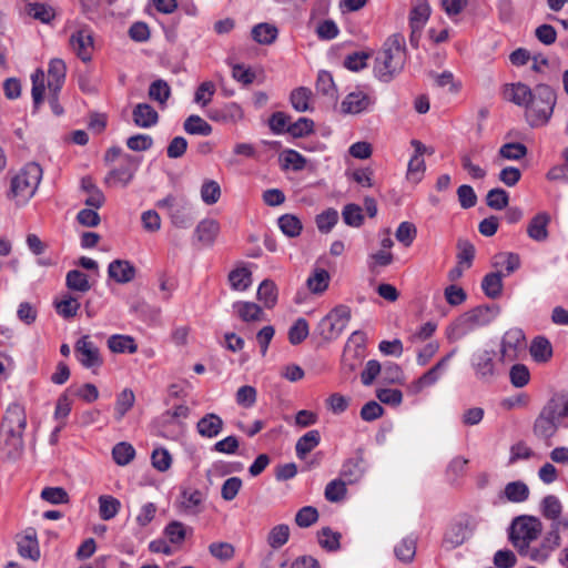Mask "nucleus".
<instances>
[{"label":"nucleus","mask_w":568,"mask_h":568,"mask_svg":"<svg viewBox=\"0 0 568 568\" xmlns=\"http://www.w3.org/2000/svg\"><path fill=\"white\" fill-rule=\"evenodd\" d=\"M27 426L24 409L17 404L8 407L1 425L0 450L10 462L20 459L23 454V432Z\"/></svg>","instance_id":"1"},{"label":"nucleus","mask_w":568,"mask_h":568,"mask_svg":"<svg viewBox=\"0 0 568 568\" xmlns=\"http://www.w3.org/2000/svg\"><path fill=\"white\" fill-rule=\"evenodd\" d=\"M406 61L405 39L402 34L390 36L375 59V75L383 82H389L404 68Z\"/></svg>","instance_id":"2"},{"label":"nucleus","mask_w":568,"mask_h":568,"mask_svg":"<svg viewBox=\"0 0 568 568\" xmlns=\"http://www.w3.org/2000/svg\"><path fill=\"white\" fill-rule=\"evenodd\" d=\"M556 105V92L547 84H538L525 110V118L531 128L548 123Z\"/></svg>","instance_id":"3"},{"label":"nucleus","mask_w":568,"mask_h":568,"mask_svg":"<svg viewBox=\"0 0 568 568\" xmlns=\"http://www.w3.org/2000/svg\"><path fill=\"white\" fill-rule=\"evenodd\" d=\"M41 176L42 169L39 164L34 162L26 164L11 179L8 197L13 200L17 205L26 204L34 195Z\"/></svg>","instance_id":"4"},{"label":"nucleus","mask_w":568,"mask_h":568,"mask_svg":"<svg viewBox=\"0 0 568 568\" xmlns=\"http://www.w3.org/2000/svg\"><path fill=\"white\" fill-rule=\"evenodd\" d=\"M542 530L541 521L534 516L517 517L510 527L509 539L519 554L528 551V546Z\"/></svg>","instance_id":"5"},{"label":"nucleus","mask_w":568,"mask_h":568,"mask_svg":"<svg viewBox=\"0 0 568 568\" xmlns=\"http://www.w3.org/2000/svg\"><path fill=\"white\" fill-rule=\"evenodd\" d=\"M349 320L351 308L346 305H337L320 321L317 332L324 341L336 339L343 333Z\"/></svg>","instance_id":"6"},{"label":"nucleus","mask_w":568,"mask_h":568,"mask_svg":"<svg viewBox=\"0 0 568 568\" xmlns=\"http://www.w3.org/2000/svg\"><path fill=\"white\" fill-rule=\"evenodd\" d=\"M475 521L469 515H460L447 527L443 537V547L453 550L462 546L473 534Z\"/></svg>","instance_id":"7"},{"label":"nucleus","mask_w":568,"mask_h":568,"mask_svg":"<svg viewBox=\"0 0 568 568\" xmlns=\"http://www.w3.org/2000/svg\"><path fill=\"white\" fill-rule=\"evenodd\" d=\"M495 356L494 349H480L471 357L470 365L474 375L484 385L493 384L499 375Z\"/></svg>","instance_id":"8"},{"label":"nucleus","mask_w":568,"mask_h":568,"mask_svg":"<svg viewBox=\"0 0 568 568\" xmlns=\"http://www.w3.org/2000/svg\"><path fill=\"white\" fill-rule=\"evenodd\" d=\"M564 416L560 407L550 402L545 406L534 425V433L540 438H550L557 430V423Z\"/></svg>","instance_id":"9"},{"label":"nucleus","mask_w":568,"mask_h":568,"mask_svg":"<svg viewBox=\"0 0 568 568\" xmlns=\"http://www.w3.org/2000/svg\"><path fill=\"white\" fill-rule=\"evenodd\" d=\"M140 162L131 155L125 154L119 168L112 169L104 178V183L109 186L125 187L133 180Z\"/></svg>","instance_id":"10"},{"label":"nucleus","mask_w":568,"mask_h":568,"mask_svg":"<svg viewBox=\"0 0 568 568\" xmlns=\"http://www.w3.org/2000/svg\"><path fill=\"white\" fill-rule=\"evenodd\" d=\"M69 45L81 61L90 62L92 60L94 41L90 29L81 28L74 31L69 38Z\"/></svg>","instance_id":"11"},{"label":"nucleus","mask_w":568,"mask_h":568,"mask_svg":"<svg viewBox=\"0 0 568 568\" xmlns=\"http://www.w3.org/2000/svg\"><path fill=\"white\" fill-rule=\"evenodd\" d=\"M525 334L520 328H509L505 332L500 343V357L501 362L515 361L518 356V351L524 347Z\"/></svg>","instance_id":"12"},{"label":"nucleus","mask_w":568,"mask_h":568,"mask_svg":"<svg viewBox=\"0 0 568 568\" xmlns=\"http://www.w3.org/2000/svg\"><path fill=\"white\" fill-rule=\"evenodd\" d=\"M74 352L79 362L85 368L100 367L103 363L99 348L88 335H84L77 341Z\"/></svg>","instance_id":"13"},{"label":"nucleus","mask_w":568,"mask_h":568,"mask_svg":"<svg viewBox=\"0 0 568 568\" xmlns=\"http://www.w3.org/2000/svg\"><path fill=\"white\" fill-rule=\"evenodd\" d=\"M373 104V99L363 91L348 93L341 103V111L344 114H359Z\"/></svg>","instance_id":"14"},{"label":"nucleus","mask_w":568,"mask_h":568,"mask_svg":"<svg viewBox=\"0 0 568 568\" xmlns=\"http://www.w3.org/2000/svg\"><path fill=\"white\" fill-rule=\"evenodd\" d=\"M17 545L21 557L29 558L33 561L40 558L39 542L34 528L26 529L23 535L18 537Z\"/></svg>","instance_id":"15"},{"label":"nucleus","mask_w":568,"mask_h":568,"mask_svg":"<svg viewBox=\"0 0 568 568\" xmlns=\"http://www.w3.org/2000/svg\"><path fill=\"white\" fill-rule=\"evenodd\" d=\"M234 314L245 323H257L265 318L262 306L247 301H239L232 305Z\"/></svg>","instance_id":"16"},{"label":"nucleus","mask_w":568,"mask_h":568,"mask_svg":"<svg viewBox=\"0 0 568 568\" xmlns=\"http://www.w3.org/2000/svg\"><path fill=\"white\" fill-rule=\"evenodd\" d=\"M108 274L116 283L125 284L134 280L136 270L126 260H114L109 264Z\"/></svg>","instance_id":"17"},{"label":"nucleus","mask_w":568,"mask_h":568,"mask_svg":"<svg viewBox=\"0 0 568 568\" xmlns=\"http://www.w3.org/2000/svg\"><path fill=\"white\" fill-rule=\"evenodd\" d=\"M67 67L63 60L52 59L48 69V89L53 95H58L65 79Z\"/></svg>","instance_id":"18"},{"label":"nucleus","mask_w":568,"mask_h":568,"mask_svg":"<svg viewBox=\"0 0 568 568\" xmlns=\"http://www.w3.org/2000/svg\"><path fill=\"white\" fill-rule=\"evenodd\" d=\"M550 223V215L547 212L536 214L528 223L527 234L536 242H545L548 236V225Z\"/></svg>","instance_id":"19"},{"label":"nucleus","mask_w":568,"mask_h":568,"mask_svg":"<svg viewBox=\"0 0 568 568\" xmlns=\"http://www.w3.org/2000/svg\"><path fill=\"white\" fill-rule=\"evenodd\" d=\"M365 473V462L361 455L347 459L341 470V477L346 484L357 483Z\"/></svg>","instance_id":"20"},{"label":"nucleus","mask_w":568,"mask_h":568,"mask_svg":"<svg viewBox=\"0 0 568 568\" xmlns=\"http://www.w3.org/2000/svg\"><path fill=\"white\" fill-rule=\"evenodd\" d=\"M133 122L139 128H151L159 121V114L148 103H139L135 105L132 112Z\"/></svg>","instance_id":"21"},{"label":"nucleus","mask_w":568,"mask_h":568,"mask_svg":"<svg viewBox=\"0 0 568 568\" xmlns=\"http://www.w3.org/2000/svg\"><path fill=\"white\" fill-rule=\"evenodd\" d=\"M223 425L224 423L219 415L210 413L197 422L196 429L202 437L213 438L222 432Z\"/></svg>","instance_id":"22"},{"label":"nucleus","mask_w":568,"mask_h":568,"mask_svg":"<svg viewBox=\"0 0 568 568\" xmlns=\"http://www.w3.org/2000/svg\"><path fill=\"white\" fill-rule=\"evenodd\" d=\"M202 503L203 496L200 490H183L178 507L186 515H197L201 511Z\"/></svg>","instance_id":"23"},{"label":"nucleus","mask_w":568,"mask_h":568,"mask_svg":"<svg viewBox=\"0 0 568 568\" xmlns=\"http://www.w3.org/2000/svg\"><path fill=\"white\" fill-rule=\"evenodd\" d=\"M220 232V225L215 220L205 219L195 229V236L205 246H211Z\"/></svg>","instance_id":"24"},{"label":"nucleus","mask_w":568,"mask_h":568,"mask_svg":"<svg viewBox=\"0 0 568 568\" xmlns=\"http://www.w3.org/2000/svg\"><path fill=\"white\" fill-rule=\"evenodd\" d=\"M534 92L531 89L524 83H513L506 87L505 97L510 102L519 105L527 106L528 102L531 100Z\"/></svg>","instance_id":"25"},{"label":"nucleus","mask_w":568,"mask_h":568,"mask_svg":"<svg viewBox=\"0 0 568 568\" xmlns=\"http://www.w3.org/2000/svg\"><path fill=\"white\" fill-rule=\"evenodd\" d=\"M227 281L232 290L245 292L252 285V272L244 265L237 266L229 273Z\"/></svg>","instance_id":"26"},{"label":"nucleus","mask_w":568,"mask_h":568,"mask_svg":"<svg viewBox=\"0 0 568 568\" xmlns=\"http://www.w3.org/2000/svg\"><path fill=\"white\" fill-rule=\"evenodd\" d=\"M529 351L531 357L538 363H546L552 356V346L550 342L542 336L532 339Z\"/></svg>","instance_id":"27"},{"label":"nucleus","mask_w":568,"mask_h":568,"mask_svg":"<svg viewBox=\"0 0 568 568\" xmlns=\"http://www.w3.org/2000/svg\"><path fill=\"white\" fill-rule=\"evenodd\" d=\"M65 285L70 291L80 294H84L91 290L88 275L79 270H71L67 273Z\"/></svg>","instance_id":"28"},{"label":"nucleus","mask_w":568,"mask_h":568,"mask_svg":"<svg viewBox=\"0 0 568 568\" xmlns=\"http://www.w3.org/2000/svg\"><path fill=\"white\" fill-rule=\"evenodd\" d=\"M54 306L57 312L64 318L74 317L80 310L79 298L71 293H65L62 295L60 301L54 302Z\"/></svg>","instance_id":"29"},{"label":"nucleus","mask_w":568,"mask_h":568,"mask_svg":"<svg viewBox=\"0 0 568 568\" xmlns=\"http://www.w3.org/2000/svg\"><path fill=\"white\" fill-rule=\"evenodd\" d=\"M541 515L552 523H560L562 505L558 497L554 495L546 496L540 504Z\"/></svg>","instance_id":"30"},{"label":"nucleus","mask_w":568,"mask_h":568,"mask_svg":"<svg viewBox=\"0 0 568 568\" xmlns=\"http://www.w3.org/2000/svg\"><path fill=\"white\" fill-rule=\"evenodd\" d=\"M108 347L113 353L133 354L138 351V345L132 336L129 335H112L108 339Z\"/></svg>","instance_id":"31"},{"label":"nucleus","mask_w":568,"mask_h":568,"mask_svg":"<svg viewBox=\"0 0 568 568\" xmlns=\"http://www.w3.org/2000/svg\"><path fill=\"white\" fill-rule=\"evenodd\" d=\"M481 288L488 297H499L503 291V273L497 271L487 274L483 278Z\"/></svg>","instance_id":"32"},{"label":"nucleus","mask_w":568,"mask_h":568,"mask_svg":"<svg viewBox=\"0 0 568 568\" xmlns=\"http://www.w3.org/2000/svg\"><path fill=\"white\" fill-rule=\"evenodd\" d=\"M321 442L320 432L314 429L303 435L296 443L295 449L298 458L303 459Z\"/></svg>","instance_id":"33"},{"label":"nucleus","mask_w":568,"mask_h":568,"mask_svg":"<svg viewBox=\"0 0 568 568\" xmlns=\"http://www.w3.org/2000/svg\"><path fill=\"white\" fill-rule=\"evenodd\" d=\"M257 300L264 307L273 308L277 302V287L271 280H264L257 290Z\"/></svg>","instance_id":"34"},{"label":"nucleus","mask_w":568,"mask_h":568,"mask_svg":"<svg viewBox=\"0 0 568 568\" xmlns=\"http://www.w3.org/2000/svg\"><path fill=\"white\" fill-rule=\"evenodd\" d=\"M329 280H331V276L326 270L316 268L314 271L313 275H311L307 278L306 285H307V288L313 294H322L327 290Z\"/></svg>","instance_id":"35"},{"label":"nucleus","mask_w":568,"mask_h":568,"mask_svg":"<svg viewBox=\"0 0 568 568\" xmlns=\"http://www.w3.org/2000/svg\"><path fill=\"white\" fill-rule=\"evenodd\" d=\"M186 133L193 135L207 136L212 133V126L199 115H190L183 123Z\"/></svg>","instance_id":"36"},{"label":"nucleus","mask_w":568,"mask_h":568,"mask_svg":"<svg viewBox=\"0 0 568 568\" xmlns=\"http://www.w3.org/2000/svg\"><path fill=\"white\" fill-rule=\"evenodd\" d=\"M313 93L308 88L300 87L292 91L290 100L292 106L298 112L311 111V98Z\"/></svg>","instance_id":"37"},{"label":"nucleus","mask_w":568,"mask_h":568,"mask_svg":"<svg viewBox=\"0 0 568 568\" xmlns=\"http://www.w3.org/2000/svg\"><path fill=\"white\" fill-rule=\"evenodd\" d=\"M121 508V503L113 496L102 495L99 497V515L103 520L114 518Z\"/></svg>","instance_id":"38"},{"label":"nucleus","mask_w":568,"mask_h":568,"mask_svg":"<svg viewBox=\"0 0 568 568\" xmlns=\"http://www.w3.org/2000/svg\"><path fill=\"white\" fill-rule=\"evenodd\" d=\"M430 14V7L427 1L418 0L413 7L409 16V26L415 29H423Z\"/></svg>","instance_id":"39"},{"label":"nucleus","mask_w":568,"mask_h":568,"mask_svg":"<svg viewBox=\"0 0 568 568\" xmlns=\"http://www.w3.org/2000/svg\"><path fill=\"white\" fill-rule=\"evenodd\" d=\"M252 37L260 44H271L277 37V29L270 23H260L252 29Z\"/></svg>","instance_id":"40"},{"label":"nucleus","mask_w":568,"mask_h":568,"mask_svg":"<svg viewBox=\"0 0 568 568\" xmlns=\"http://www.w3.org/2000/svg\"><path fill=\"white\" fill-rule=\"evenodd\" d=\"M493 266L505 267L506 274L509 275L519 268L520 257L515 253H498L493 258Z\"/></svg>","instance_id":"41"},{"label":"nucleus","mask_w":568,"mask_h":568,"mask_svg":"<svg viewBox=\"0 0 568 568\" xmlns=\"http://www.w3.org/2000/svg\"><path fill=\"white\" fill-rule=\"evenodd\" d=\"M527 148L519 142H510L504 144L499 151L498 156L503 160L518 161L527 155Z\"/></svg>","instance_id":"42"},{"label":"nucleus","mask_w":568,"mask_h":568,"mask_svg":"<svg viewBox=\"0 0 568 568\" xmlns=\"http://www.w3.org/2000/svg\"><path fill=\"white\" fill-rule=\"evenodd\" d=\"M135 456L134 447L126 443H118L112 449V457L119 466H125L133 460Z\"/></svg>","instance_id":"43"},{"label":"nucleus","mask_w":568,"mask_h":568,"mask_svg":"<svg viewBox=\"0 0 568 568\" xmlns=\"http://www.w3.org/2000/svg\"><path fill=\"white\" fill-rule=\"evenodd\" d=\"M504 495L509 501L521 503L528 498L529 489L523 481H511L506 485Z\"/></svg>","instance_id":"44"},{"label":"nucleus","mask_w":568,"mask_h":568,"mask_svg":"<svg viewBox=\"0 0 568 568\" xmlns=\"http://www.w3.org/2000/svg\"><path fill=\"white\" fill-rule=\"evenodd\" d=\"M281 231L288 237H296L302 232V223L300 219L293 214H284L278 219Z\"/></svg>","instance_id":"45"},{"label":"nucleus","mask_w":568,"mask_h":568,"mask_svg":"<svg viewBox=\"0 0 568 568\" xmlns=\"http://www.w3.org/2000/svg\"><path fill=\"white\" fill-rule=\"evenodd\" d=\"M31 80H32V90H31L32 100H33L34 109H38L40 106V104L43 102V95H44V91H45V85H44L45 74H44L43 70H41V69L36 70V72L31 77Z\"/></svg>","instance_id":"46"},{"label":"nucleus","mask_w":568,"mask_h":568,"mask_svg":"<svg viewBox=\"0 0 568 568\" xmlns=\"http://www.w3.org/2000/svg\"><path fill=\"white\" fill-rule=\"evenodd\" d=\"M135 402L134 393L131 389L122 390L116 398L115 403V418L121 420L124 415L133 407Z\"/></svg>","instance_id":"47"},{"label":"nucleus","mask_w":568,"mask_h":568,"mask_svg":"<svg viewBox=\"0 0 568 568\" xmlns=\"http://www.w3.org/2000/svg\"><path fill=\"white\" fill-rule=\"evenodd\" d=\"M290 537V527L285 524L274 526L267 535V544L273 549L285 545Z\"/></svg>","instance_id":"48"},{"label":"nucleus","mask_w":568,"mask_h":568,"mask_svg":"<svg viewBox=\"0 0 568 568\" xmlns=\"http://www.w3.org/2000/svg\"><path fill=\"white\" fill-rule=\"evenodd\" d=\"M439 375L433 367L429 368L408 386V392L413 395L419 394L425 387L434 385L439 379Z\"/></svg>","instance_id":"49"},{"label":"nucleus","mask_w":568,"mask_h":568,"mask_svg":"<svg viewBox=\"0 0 568 568\" xmlns=\"http://www.w3.org/2000/svg\"><path fill=\"white\" fill-rule=\"evenodd\" d=\"M509 194L500 187L490 190L486 195V204L493 210H504L508 206Z\"/></svg>","instance_id":"50"},{"label":"nucleus","mask_w":568,"mask_h":568,"mask_svg":"<svg viewBox=\"0 0 568 568\" xmlns=\"http://www.w3.org/2000/svg\"><path fill=\"white\" fill-rule=\"evenodd\" d=\"M171 95V90L166 81L159 79L151 83L149 88V97L151 100L165 104Z\"/></svg>","instance_id":"51"},{"label":"nucleus","mask_w":568,"mask_h":568,"mask_svg":"<svg viewBox=\"0 0 568 568\" xmlns=\"http://www.w3.org/2000/svg\"><path fill=\"white\" fill-rule=\"evenodd\" d=\"M346 483L342 479H334L325 487V498L331 503H338L346 496Z\"/></svg>","instance_id":"52"},{"label":"nucleus","mask_w":568,"mask_h":568,"mask_svg":"<svg viewBox=\"0 0 568 568\" xmlns=\"http://www.w3.org/2000/svg\"><path fill=\"white\" fill-rule=\"evenodd\" d=\"M27 13L43 23H48L54 18L53 10L43 3H29L27 6Z\"/></svg>","instance_id":"53"},{"label":"nucleus","mask_w":568,"mask_h":568,"mask_svg":"<svg viewBox=\"0 0 568 568\" xmlns=\"http://www.w3.org/2000/svg\"><path fill=\"white\" fill-rule=\"evenodd\" d=\"M345 224L352 227H358L364 221L362 207L357 204H347L344 206L342 212Z\"/></svg>","instance_id":"54"},{"label":"nucleus","mask_w":568,"mask_h":568,"mask_svg":"<svg viewBox=\"0 0 568 568\" xmlns=\"http://www.w3.org/2000/svg\"><path fill=\"white\" fill-rule=\"evenodd\" d=\"M510 383L516 388L526 386L530 379V374L524 364H515L509 372Z\"/></svg>","instance_id":"55"},{"label":"nucleus","mask_w":568,"mask_h":568,"mask_svg":"<svg viewBox=\"0 0 568 568\" xmlns=\"http://www.w3.org/2000/svg\"><path fill=\"white\" fill-rule=\"evenodd\" d=\"M416 235L417 229L410 222H402L395 232L396 240L406 247H408L413 243Z\"/></svg>","instance_id":"56"},{"label":"nucleus","mask_w":568,"mask_h":568,"mask_svg":"<svg viewBox=\"0 0 568 568\" xmlns=\"http://www.w3.org/2000/svg\"><path fill=\"white\" fill-rule=\"evenodd\" d=\"M314 130V122L308 118H300L296 122L287 125L286 132L290 133L293 138H302Z\"/></svg>","instance_id":"57"},{"label":"nucleus","mask_w":568,"mask_h":568,"mask_svg":"<svg viewBox=\"0 0 568 568\" xmlns=\"http://www.w3.org/2000/svg\"><path fill=\"white\" fill-rule=\"evenodd\" d=\"M41 498L50 504L59 505L69 501V495L62 487H45L41 491Z\"/></svg>","instance_id":"58"},{"label":"nucleus","mask_w":568,"mask_h":568,"mask_svg":"<svg viewBox=\"0 0 568 568\" xmlns=\"http://www.w3.org/2000/svg\"><path fill=\"white\" fill-rule=\"evenodd\" d=\"M338 221V213L334 209H328L316 216V225L320 232L328 233Z\"/></svg>","instance_id":"59"},{"label":"nucleus","mask_w":568,"mask_h":568,"mask_svg":"<svg viewBox=\"0 0 568 568\" xmlns=\"http://www.w3.org/2000/svg\"><path fill=\"white\" fill-rule=\"evenodd\" d=\"M318 511L315 507L305 506L295 515V523L298 527L306 528L318 520Z\"/></svg>","instance_id":"60"},{"label":"nucleus","mask_w":568,"mask_h":568,"mask_svg":"<svg viewBox=\"0 0 568 568\" xmlns=\"http://www.w3.org/2000/svg\"><path fill=\"white\" fill-rule=\"evenodd\" d=\"M339 538L341 535L338 532H334L331 528L324 527L318 532V542L320 545L329 550H336L339 548Z\"/></svg>","instance_id":"61"},{"label":"nucleus","mask_w":568,"mask_h":568,"mask_svg":"<svg viewBox=\"0 0 568 568\" xmlns=\"http://www.w3.org/2000/svg\"><path fill=\"white\" fill-rule=\"evenodd\" d=\"M221 196V187L215 181H206L201 187V199L207 204H215Z\"/></svg>","instance_id":"62"},{"label":"nucleus","mask_w":568,"mask_h":568,"mask_svg":"<svg viewBox=\"0 0 568 568\" xmlns=\"http://www.w3.org/2000/svg\"><path fill=\"white\" fill-rule=\"evenodd\" d=\"M307 335L308 324L304 318H298L288 331V339L293 345L302 343L307 337Z\"/></svg>","instance_id":"63"},{"label":"nucleus","mask_w":568,"mask_h":568,"mask_svg":"<svg viewBox=\"0 0 568 568\" xmlns=\"http://www.w3.org/2000/svg\"><path fill=\"white\" fill-rule=\"evenodd\" d=\"M152 466L159 471H166L172 464V456L165 448H156L151 455Z\"/></svg>","instance_id":"64"}]
</instances>
